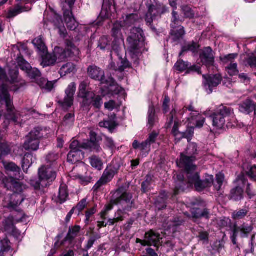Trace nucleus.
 Here are the masks:
<instances>
[{
  "instance_id": "nucleus-1",
  "label": "nucleus",
  "mask_w": 256,
  "mask_h": 256,
  "mask_svg": "<svg viewBox=\"0 0 256 256\" xmlns=\"http://www.w3.org/2000/svg\"><path fill=\"white\" fill-rule=\"evenodd\" d=\"M38 179L30 180L29 184L36 193L43 194L46 192L45 190L50 185V182L56 179V170L44 165L38 169Z\"/></svg>"
},
{
  "instance_id": "nucleus-2",
  "label": "nucleus",
  "mask_w": 256,
  "mask_h": 256,
  "mask_svg": "<svg viewBox=\"0 0 256 256\" xmlns=\"http://www.w3.org/2000/svg\"><path fill=\"white\" fill-rule=\"evenodd\" d=\"M128 50L134 58L142 54L144 49V32L140 28L134 27L130 30V35L127 38Z\"/></svg>"
},
{
  "instance_id": "nucleus-3",
  "label": "nucleus",
  "mask_w": 256,
  "mask_h": 256,
  "mask_svg": "<svg viewBox=\"0 0 256 256\" xmlns=\"http://www.w3.org/2000/svg\"><path fill=\"white\" fill-rule=\"evenodd\" d=\"M6 78L4 70L0 67V100H4L6 102V114L4 116L6 120H11L14 123L18 122L19 114H17L14 108L8 91L6 85L4 84V80Z\"/></svg>"
},
{
  "instance_id": "nucleus-4",
  "label": "nucleus",
  "mask_w": 256,
  "mask_h": 256,
  "mask_svg": "<svg viewBox=\"0 0 256 256\" xmlns=\"http://www.w3.org/2000/svg\"><path fill=\"white\" fill-rule=\"evenodd\" d=\"M234 116L233 110L224 105L219 106L216 112L210 116L212 119L213 126L218 129L222 128L226 121L230 120Z\"/></svg>"
},
{
  "instance_id": "nucleus-5",
  "label": "nucleus",
  "mask_w": 256,
  "mask_h": 256,
  "mask_svg": "<svg viewBox=\"0 0 256 256\" xmlns=\"http://www.w3.org/2000/svg\"><path fill=\"white\" fill-rule=\"evenodd\" d=\"M186 159L182 160L180 163V166L186 168V178L188 182L190 184H194L197 191L200 192L206 188H208L206 182L200 180L198 172L196 170V165H187L185 162Z\"/></svg>"
},
{
  "instance_id": "nucleus-6",
  "label": "nucleus",
  "mask_w": 256,
  "mask_h": 256,
  "mask_svg": "<svg viewBox=\"0 0 256 256\" xmlns=\"http://www.w3.org/2000/svg\"><path fill=\"white\" fill-rule=\"evenodd\" d=\"M114 195L116 199H118V204H120L122 205L124 210L130 211L132 208H135L134 200H132V194L124 192L122 187L118 189Z\"/></svg>"
},
{
  "instance_id": "nucleus-7",
  "label": "nucleus",
  "mask_w": 256,
  "mask_h": 256,
  "mask_svg": "<svg viewBox=\"0 0 256 256\" xmlns=\"http://www.w3.org/2000/svg\"><path fill=\"white\" fill-rule=\"evenodd\" d=\"M158 135L159 133L152 132L148 134L147 139L142 143L135 140L132 143V147L135 150L138 149L142 152L148 154L150 150V146L156 142Z\"/></svg>"
},
{
  "instance_id": "nucleus-8",
  "label": "nucleus",
  "mask_w": 256,
  "mask_h": 256,
  "mask_svg": "<svg viewBox=\"0 0 256 256\" xmlns=\"http://www.w3.org/2000/svg\"><path fill=\"white\" fill-rule=\"evenodd\" d=\"M197 144L195 143H190L188 144L186 150L185 154L182 153L180 160L176 162L178 167L183 168L186 171V168L180 166L182 160L186 159L185 163L187 165H194V162L196 160L195 155L197 154Z\"/></svg>"
},
{
  "instance_id": "nucleus-9",
  "label": "nucleus",
  "mask_w": 256,
  "mask_h": 256,
  "mask_svg": "<svg viewBox=\"0 0 256 256\" xmlns=\"http://www.w3.org/2000/svg\"><path fill=\"white\" fill-rule=\"evenodd\" d=\"M79 52V50L76 47L71 46L65 49L60 48H56L54 53L58 62H60L65 60L68 58L78 56Z\"/></svg>"
},
{
  "instance_id": "nucleus-10",
  "label": "nucleus",
  "mask_w": 256,
  "mask_h": 256,
  "mask_svg": "<svg viewBox=\"0 0 256 256\" xmlns=\"http://www.w3.org/2000/svg\"><path fill=\"white\" fill-rule=\"evenodd\" d=\"M24 200V196L22 194L14 192L12 194H8L4 196L2 204L4 208L14 210V212H15L17 211L16 208L18 206L20 205Z\"/></svg>"
},
{
  "instance_id": "nucleus-11",
  "label": "nucleus",
  "mask_w": 256,
  "mask_h": 256,
  "mask_svg": "<svg viewBox=\"0 0 256 256\" xmlns=\"http://www.w3.org/2000/svg\"><path fill=\"white\" fill-rule=\"evenodd\" d=\"M174 122V125L172 129V134L175 136H178L181 138L185 137L186 134L184 132H180L178 130V128L180 124L179 120L176 116V112L174 110H172L169 114L166 116V121L165 124L166 128H169L172 126V125Z\"/></svg>"
},
{
  "instance_id": "nucleus-12",
  "label": "nucleus",
  "mask_w": 256,
  "mask_h": 256,
  "mask_svg": "<svg viewBox=\"0 0 256 256\" xmlns=\"http://www.w3.org/2000/svg\"><path fill=\"white\" fill-rule=\"evenodd\" d=\"M236 182L238 184L234 188L232 189L230 194V198L234 201H240L244 198V190L241 185H244L246 180L245 176L241 175L236 179Z\"/></svg>"
},
{
  "instance_id": "nucleus-13",
  "label": "nucleus",
  "mask_w": 256,
  "mask_h": 256,
  "mask_svg": "<svg viewBox=\"0 0 256 256\" xmlns=\"http://www.w3.org/2000/svg\"><path fill=\"white\" fill-rule=\"evenodd\" d=\"M76 90V84L74 82L70 84L65 92L66 96L64 100H59L58 103L64 109H67L72 104L74 96Z\"/></svg>"
},
{
  "instance_id": "nucleus-14",
  "label": "nucleus",
  "mask_w": 256,
  "mask_h": 256,
  "mask_svg": "<svg viewBox=\"0 0 256 256\" xmlns=\"http://www.w3.org/2000/svg\"><path fill=\"white\" fill-rule=\"evenodd\" d=\"M82 146L84 150L97 153L100 152L102 150L100 144L96 141V134L93 131H90V140L82 142Z\"/></svg>"
},
{
  "instance_id": "nucleus-15",
  "label": "nucleus",
  "mask_w": 256,
  "mask_h": 256,
  "mask_svg": "<svg viewBox=\"0 0 256 256\" xmlns=\"http://www.w3.org/2000/svg\"><path fill=\"white\" fill-rule=\"evenodd\" d=\"M120 168V166L116 162L112 161L104 170L101 178L106 183L110 182L118 174Z\"/></svg>"
},
{
  "instance_id": "nucleus-16",
  "label": "nucleus",
  "mask_w": 256,
  "mask_h": 256,
  "mask_svg": "<svg viewBox=\"0 0 256 256\" xmlns=\"http://www.w3.org/2000/svg\"><path fill=\"white\" fill-rule=\"evenodd\" d=\"M18 212L20 215V218H15L14 212L12 216H8L3 220L2 224L0 226V229L4 232H6V234H8V233L12 230V228L14 227V222H18L22 218L23 214L22 212L20 210Z\"/></svg>"
},
{
  "instance_id": "nucleus-17",
  "label": "nucleus",
  "mask_w": 256,
  "mask_h": 256,
  "mask_svg": "<svg viewBox=\"0 0 256 256\" xmlns=\"http://www.w3.org/2000/svg\"><path fill=\"white\" fill-rule=\"evenodd\" d=\"M204 79V84L206 90H208V93L210 94L212 92V88L216 87L220 82L222 78L218 74L208 76H202Z\"/></svg>"
},
{
  "instance_id": "nucleus-18",
  "label": "nucleus",
  "mask_w": 256,
  "mask_h": 256,
  "mask_svg": "<svg viewBox=\"0 0 256 256\" xmlns=\"http://www.w3.org/2000/svg\"><path fill=\"white\" fill-rule=\"evenodd\" d=\"M224 179V174L220 172L216 175V180L214 182V176L212 175L208 176L204 181L206 182V185L208 184V188L213 184L215 190L218 191L221 188Z\"/></svg>"
},
{
  "instance_id": "nucleus-19",
  "label": "nucleus",
  "mask_w": 256,
  "mask_h": 256,
  "mask_svg": "<svg viewBox=\"0 0 256 256\" xmlns=\"http://www.w3.org/2000/svg\"><path fill=\"white\" fill-rule=\"evenodd\" d=\"M87 72L88 76L91 78L100 81L102 83L106 82L104 80V72L98 66H88Z\"/></svg>"
},
{
  "instance_id": "nucleus-20",
  "label": "nucleus",
  "mask_w": 256,
  "mask_h": 256,
  "mask_svg": "<svg viewBox=\"0 0 256 256\" xmlns=\"http://www.w3.org/2000/svg\"><path fill=\"white\" fill-rule=\"evenodd\" d=\"M2 183L4 188L16 192L22 188L20 183L12 177H4L2 180Z\"/></svg>"
},
{
  "instance_id": "nucleus-21",
  "label": "nucleus",
  "mask_w": 256,
  "mask_h": 256,
  "mask_svg": "<svg viewBox=\"0 0 256 256\" xmlns=\"http://www.w3.org/2000/svg\"><path fill=\"white\" fill-rule=\"evenodd\" d=\"M200 58L202 63L206 66H213L214 56L212 49L210 47L205 48L203 50L202 54H200Z\"/></svg>"
},
{
  "instance_id": "nucleus-22",
  "label": "nucleus",
  "mask_w": 256,
  "mask_h": 256,
  "mask_svg": "<svg viewBox=\"0 0 256 256\" xmlns=\"http://www.w3.org/2000/svg\"><path fill=\"white\" fill-rule=\"evenodd\" d=\"M63 10L64 21L68 28L71 30H74L78 26V23L72 15V10H65L64 8Z\"/></svg>"
},
{
  "instance_id": "nucleus-23",
  "label": "nucleus",
  "mask_w": 256,
  "mask_h": 256,
  "mask_svg": "<svg viewBox=\"0 0 256 256\" xmlns=\"http://www.w3.org/2000/svg\"><path fill=\"white\" fill-rule=\"evenodd\" d=\"M160 238V234L152 230L146 232L145 234V242L146 246H156L159 242Z\"/></svg>"
},
{
  "instance_id": "nucleus-24",
  "label": "nucleus",
  "mask_w": 256,
  "mask_h": 256,
  "mask_svg": "<svg viewBox=\"0 0 256 256\" xmlns=\"http://www.w3.org/2000/svg\"><path fill=\"white\" fill-rule=\"evenodd\" d=\"M85 100L86 104H92L96 108L100 109L101 107L102 104L101 96L96 95L94 92L90 93Z\"/></svg>"
},
{
  "instance_id": "nucleus-25",
  "label": "nucleus",
  "mask_w": 256,
  "mask_h": 256,
  "mask_svg": "<svg viewBox=\"0 0 256 256\" xmlns=\"http://www.w3.org/2000/svg\"><path fill=\"white\" fill-rule=\"evenodd\" d=\"M192 218L194 219H200L202 218L208 220L210 218V212L208 209L201 210L200 208H194L190 210Z\"/></svg>"
},
{
  "instance_id": "nucleus-26",
  "label": "nucleus",
  "mask_w": 256,
  "mask_h": 256,
  "mask_svg": "<svg viewBox=\"0 0 256 256\" xmlns=\"http://www.w3.org/2000/svg\"><path fill=\"white\" fill-rule=\"evenodd\" d=\"M254 109V104L249 99L246 100L239 104L240 111L245 114H250Z\"/></svg>"
},
{
  "instance_id": "nucleus-27",
  "label": "nucleus",
  "mask_w": 256,
  "mask_h": 256,
  "mask_svg": "<svg viewBox=\"0 0 256 256\" xmlns=\"http://www.w3.org/2000/svg\"><path fill=\"white\" fill-rule=\"evenodd\" d=\"M68 196V194L67 187L65 185H62L59 188L58 194L56 198L55 201L57 203L62 204L66 201Z\"/></svg>"
},
{
  "instance_id": "nucleus-28",
  "label": "nucleus",
  "mask_w": 256,
  "mask_h": 256,
  "mask_svg": "<svg viewBox=\"0 0 256 256\" xmlns=\"http://www.w3.org/2000/svg\"><path fill=\"white\" fill-rule=\"evenodd\" d=\"M158 122V118L156 116L155 109L152 104L149 106L148 116V126L149 128H152Z\"/></svg>"
},
{
  "instance_id": "nucleus-29",
  "label": "nucleus",
  "mask_w": 256,
  "mask_h": 256,
  "mask_svg": "<svg viewBox=\"0 0 256 256\" xmlns=\"http://www.w3.org/2000/svg\"><path fill=\"white\" fill-rule=\"evenodd\" d=\"M58 158V155L56 154L50 153L49 154L46 158V164L44 166L56 170L60 164H58L56 160Z\"/></svg>"
},
{
  "instance_id": "nucleus-30",
  "label": "nucleus",
  "mask_w": 256,
  "mask_h": 256,
  "mask_svg": "<svg viewBox=\"0 0 256 256\" xmlns=\"http://www.w3.org/2000/svg\"><path fill=\"white\" fill-rule=\"evenodd\" d=\"M122 26L120 22H116L114 24L112 29V35L115 38V40H118V42L124 43V39L121 32Z\"/></svg>"
},
{
  "instance_id": "nucleus-31",
  "label": "nucleus",
  "mask_w": 256,
  "mask_h": 256,
  "mask_svg": "<svg viewBox=\"0 0 256 256\" xmlns=\"http://www.w3.org/2000/svg\"><path fill=\"white\" fill-rule=\"evenodd\" d=\"M57 61L54 53L46 54L42 57L41 65L44 67L54 66Z\"/></svg>"
},
{
  "instance_id": "nucleus-32",
  "label": "nucleus",
  "mask_w": 256,
  "mask_h": 256,
  "mask_svg": "<svg viewBox=\"0 0 256 256\" xmlns=\"http://www.w3.org/2000/svg\"><path fill=\"white\" fill-rule=\"evenodd\" d=\"M116 118V116L115 114L112 115L110 120H104L100 122L99 123V126L101 128H106L108 129L110 132H112L117 126L114 121Z\"/></svg>"
},
{
  "instance_id": "nucleus-33",
  "label": "nucleus",
  "mask_w": 256,
  "mask_h": 256,
  "mask_svg": "<svg viewBox=\"0 0 256 256\" xmlns=\"http://www.w3.org/2000/svg\"><path fill=\"white\" fill-rule=\"evenodd\" d=\"M40 142L28 137L27 140L24 144V148L26 150H36L38 148Z\"/></svg>"
},
{
  "instance_id": "nucleus-34",
  "label": "nucleus",
  "mask_w": 256,
  "mask_h": 256,
  "mask_svg": "<svg viewBox=\"0 0 256 256\" xmlns=\"http://www.w3.org/2000/svg\"><path fill=\"white\" fill-rule=\"evenodd\" d=\"M81 228L79 226L76 225L69 228L68 232L65 238L66 240L72 241L78 235Z\"/></svg>"
},
{
  "instance_id": "nucleus-35",
  "label": "nucleus",
  "mask_w": 256,
  "mask_h": 256,
  "mask_svg": "<svg viewBox=\"0 0 256 256\" xmlns=\"http://www.w3.org/2000/svg\"><path fill=\"white\" fill-rule=\"evenodd\" d=\"M118 204V199H116L114 194L112 196V198L111 199L110 203L106 206L104 210L102 212L100 213V217L103 220H106L108 212L112 209L114 205H116Z\"/></svg>"
},
{
  "instance_id": "nucleus-36",
  "label": "nucleus",
  "mask_w": 256,
  "mask_h": 256,
  "mask_svg": "<svg viewBox=\"0 0 256 256\" xmlns=\"http://www.w3.org/2000/svg\"><path fill=\"white\" fill-rule=\"evenodd\" d=\"M170 34L174 41L180 40L185 34L184 28L183 26H178L177 28H172Z\"/></svg>"
},
{
  "instance_id": "nucleus-37",
  "label": "nucleus",
  "mask_w": 256,
  "mask_h": 256,
  "mask_svg": "<svg viewBox=\"0 0 256 256\" xmlns=\"http://www.w3.org/2000/svg\"><path fill=\"white\" fill-rule=\"evenodd\" d=\"M234 228L236 230V232H241L242 237H248V235L252 232L253 230V228L246 224H243L240 226H234Z\"/></svg>"
},
{
  "instance_id": "nucleus-38",
  "label": "nucleus",
  "mask_w": 256,
  "mask_h": 256,
  "mask_svg": "<svg viewBox=\"0 0 256 256\" xmlns=\"http://www.w3.org/2000/svg\"><path fill=\"white\" fill-rule=\"evenodd\" d=\"M24 11V7L16 5L14 8H10L8 10L6 17L8 18H12Z\"/></svg>"
},
{
  "instance_id": "nucleus-39",
  "label": "nucleus",
  "mask_w": 256,
  "mask_h": 256,
  "mask_svg": "<svg viewBox=\"0 0 256 256\" xmlns=\"http://www.w3.org/2000/svg\"><path fill=\"white\" fill-rule=\"evenodd\" d=\"M76 69V66L71 62H68L63 65L60 68L59 73L61 76H65L66 74L73 72Z\"/></svg>"
},
{
  "instance_id": "nucleus-40",
  "label": "nucleus",
  "mask_w": 256,
  "mask_h": 256,
  "mask_svg": "<svg viewBox=\"0 0 256 256\" xmlns=\"http://www.w3.org/2000/svg\"><path fill=\"white\" fill-rule=\"evenodd\" d=\"M184 220L180 216H176L173 218L170 222L168 228L171 230L173 232H174L177 228L182 226L184 222Z\"/></svg>"
},
{
  "instance_id": "nucleus-41",
  "label": "nucleus",
  "mask_w": 256,
  "mask_h": 256,
  "mask_svg": "<svg viewBox=\"0 0 256 256\" xmlns=\"http://www.w3.org/2000/svg\"><path fill=\"white\" fill-rule=\"evenodd\" d=\"M120 60V65L118 67L114 66V64L112 63L111 68L114 70H118L120 72L124 71L126 68L130 67V62L126 59H122L121 56L119 57Z\"/></svg>"
},
{
  "instance_id": "nucleus-42",
  "label": "nucleus",
  "mask_w": 256,
  "mask_h": 256,
  "mask_svg": "<svg viewBox=\"0 0 256 256\" xmlns=\"http://www.w3.org/2000/svg\"><path fill=\"white\" fill-rule=\"evenodd\" d=\"M148 8V11L146 15L145 20L148 24L151 26L156 16V13L154 11L156 10V6L154 5H150Z\"/></svg>"
},
{
  "instance_id": "nucleus-43",
  "label": "nucleus",
  "mask_w": 256,
  "mask_h": 256,
  "mask_svg": "<svg viewBox=\"0 0 256 256\" xmlns=\"http://www.w3.org/2000/svg\"><path fill=\"white\" fill-rule=\"evenodd\" d=\"M32 44L38 52L43 54L46 52V47L40 36L34 38L32 41Z\"/></svg>"
},
{
  "instance_id": "nucleus-44",
  "label": "nucleus",
  "mask_w": 256,
  "mask_h": 256,
  "mask_svg": "<svg viewBox=\"0 0 256 256\" xmlns=\"http://www.w3.org/2000/svg\"><path fill=\"white\" fill-rule=\"evenodd\" d=\"M166 192H162L155 202L156 206L158 210H161L166 207Z\"/></svg>"
},
{
  "instance_id": "nucleus-45",
  "label": "nucleus",
  "mask_w": 256,
  "mask_h": 256,
  "mask_svg": "<svg viewBox=\"0 0 256 256\" xmlns=\"http://www.w3.org/2000/svg\"><path fill=\"white\" fill-rule=\"evenodd\" d=\"M184 20L180 19L179 16L175 11L172 12V18L170 24L171 28H177L178 26H182L181 24L183 22Z\"/></svg>"
},
{
  "instance_id": "nucleus-46",
  "label": "nucleus",
  "mask_w": 256,
  "mask_h": 256,
  "mask_svg": "<svg viewBox=\"0 0 256 256\" xmlns=\"http://www.w3.org/2000/svg\"><path fill=\"white\" fill-rule=\"evenodd\" d=\"M89 159L90 164L93 168L98 170H102L103 166V163L100 158L96 156H90Z\"/></svg>"
},
{
  "instance_id": "nucleus-47",
  "label": "nucleus",
  "mask_w": 256,
  "mask_h": 256,
  "mask_svg": "<svg viewBox=\"0 0 256 256\" xmlns=\"http://www.w3.org/2000/svg\"><path fill=\"white\" fill-rule=\"evenodd\" d=\"M81 151L70 150L68 154V160L74 164L80 160Z\"/></svg>"
},
{
  "instance_id": "nucleus-48",
  "label": "nucleus",
  "mask_w": 256,
  "mask_h": 256,
  "mask_svg": "<svg viewBox=\"0 0 256 256\" xmlns=\"http://www.w3.org/2000/svg\"><path fill=\"white\" fill-rule=\"evenodd\" d=\"M181 11L185 18L192 19L195 16L194 11L190 7L188 6H182Z\"/></svg>"
},
{
  "instance_id": "nucleus-49",
  "label": "nucleus",
  "mask_w": 256,
  "mask_h": 256,
  "mask_svg": "<svg viewBox=\"0 0 256 256\" xmlns=\"http://www.w3.org/2000/svg\"><path fill=\"white\" fill-rule=\"evenodd\" d=\"M188 66L189 64L188 62L180 60L174 64V68L179 72H183L186 70H188Z\"/></svg>"
},
{
  "instance_id": "nucleus-50",
  "label": "nucleus",
  "mask_w": 256,
  "mask_h": 256,
  "mask_svg": "<svg viewBox=\"0 0 256 256\" xmlns=\"http://www.w3.org/2000/svg\"><path fill=\"white\" fill-rule=\"evenodd\" d=\"M44 131L40 128H34L29 134L28 137L34 140H39L44 136Z\"/></svg>"
},
{
  "instance_id": "nucleus-51",
  "label": "nucleus",
  "mask_w": 256,
  "mask_h": 256,
  "mask_svg": "<svg viewBox=\"0 0 256 256\" xmlns=\"http://www.w3.org/2000/svg\"><path fill=\"white\" fill-rule=\"evenodd\" d=\"M152 178L150 176H147L146 177V179L142 184V190L144 192H146L152 188Z\"/></svg>"
},
{
  "instance_id": "nucleus-52",
  "label": "nucleus",
  "mask_w": 256,
  "mask_h": 256,
  "mask_svg": "<svg viewBox=\"0 0 256 256\" xmlns=\"http://www.w3.org/2000/svg\"><path fill=\"white\" fill-rule=\"evenodd\" d=\"M199 48V45L194 42L188 44L182 48V52L180 54V56H181L182 52H185L190 51L192 52H197Z\"/></svg>"
},
{
  "instance_id": "nucleus-53",
  "label": "nucleus",
  "mask_w": 256,
  "mask_h": 256,
  "mask_svg": "<svg viewBox=\"0 0 256 256\" xmlns=\"http://www.w3.org/2000/svg\"><path fill=\"white\" fill-rule=\"evenodd\" d=\"M140 20V16L136 14H132L126 16L124 20V23L126 25L130 26L138 22Z\"/></svg>"
},
{
  "instance_id": "nucleus-54",
  "label": "nucleus",
  "mask_w": 256,
  "mask_h": 256,
  "mask_svg": "<svg viewBox=\"0 0 256 256\" xmlns=\"http://www.w3.org/2000/svg\"><path fill=\"white\" fill-rule=\"evenodd\" d=\"M18 66L20 68L26 72H28L30 70L31 66L26 60L22 57H18L17 60Z\"/></svg>"
},
{
  "instance_id": "nucleus-55",
  "label": "nucleus",
  "mask_w": 256,
  "mask_h": 256,
  "mask_svg": "<svg viewBox=\"0 0 256 256\" xmlns=\"http://www.w3.org/2000/svg\"><path fill=\"white\" fill-rule=\"evenodd\" d=\"M188 121L189 122L190 124H194L196 128H200L203 126L205 122V118L201 116H200L198 114L197 116L193 118V120L190 119V120Z\"/></svg>"
},
{
  "instance_id": "nucleus-56",
  "label": "nucleus",
  "mask_w": 256,
  "mask_h": 256,
  "mask_svg": "<svg viewBox=\"0 0 256 256\" xmlns=\"http://www.w3.org/2000/svg\"><path fill=\"white\" fill-rule=\"evenodd\" d=\"M87 86L88 84L86 82H82L79 86V95L80 97L85 98V100L88 98L90 93H92V92L87 91Z\"/></svg>"
},
{
  "instance_id": "nucleus-57",
  "label": "nucleus",
  "mask_w": 256,
  "mask_h": 256,
  "mask_svg": "<svg viewBox=\"0 0 256 256\" xmlns=\"http://www.w3.org/2000/svg\"><path fill=\"white\" fill-rule=\"evenodd\" d=\"M4 167L7 172H14L16 176L20 174V168L13 162H10L5 164Z\"/></svg>"
},
{
  "instance_id": "nucleus-58",
  "label": "nucleus",
  "mask_w": 256,
  "mask_h": 256,
  "mask_svg": "<svg viewBox=\"0 0 256 256\" xmlns=\"http://www.w3.org/2000/svg\"><path fill=\"white\" fill-rule=\"evenodd\" d=\"M246 66L252 68H256V52L248 55L246 58Z\"/></svg>"
},
{
  "instance_id": "nucleus-59",
  "label": "nucleus",
  "mask_w": 256,
  "mask_h": 256,
  "mask_svg": "<svg viewBox=\"0 0 256 256\" xmlns=\"http://www.w3.org/2000/svg\"><path fill=\"white\" fill-rule=\"evenodd\" d=\"M238 65L236 63L230 62L229 65L226 67V70L228 74L231 76H236L238 74V70L237 68Z\"/></svg>"
},
{
  "instance_id": "nucleus-60",
  "label": "nucleus",
  "mask_w": 256,
  "mask_h": 256,
  "mask_svg": "<svg viewBox=\"0 0 256 256\" xmlns=\"http://www.w3.org/2000/svg\"><path fill=\"white\" fill-rule=\"evenodd\" d=\"M74 114H68L64 118L62 121V124L64 126H70L73 124L74 122Z\"/></svg>"
},
{
  "instance_id": "nucleus-61",
  "label": "nucleus",
  "mask_w": 256,
  "mask_h": 256,
  "mask_svg": "<svg viewBox=\"0 0 256 256\" xmlns=\"http://www.w3.org/2000/svg\"><path fill=\"white\" fill-rule=\"evenodd\" d=\"M183 110L184 112H190V116L187 118L188 120H190V119L193 120V118L198 114V111H196L194 110V108L192 105H190L187 107H184L183 108Z\"/></svg>"
},
{
  "instance_id": "nucleus-62",
  "label": "nucleus",
  "mask_w": 256,
  "mask_h": 256,
  "mask_svg": "<svg viewBox=\"0 0 256 256\" xmlns=\"http://www.w3.org/2000/svg\"><path fill=\"white\" fill-rule=\"evenodd\" d=\"M101 238V236L99 234H94L92 236H91L90 239L88 240L86 245V250H84V253H86V251L88 252V250L90 249L92 246L94 245L95 242L100 239Z\"/></svg>"
},
{
  "instance_id": "nucleus-63",
  "label": "nucleus",
  "mask_w": 256,
  "mask_h": 256,
  "mask_svg": "<svg viewBox=\"0 0 256 256\" xmlns=\"http://www.w3.org/2000/svg\"><path fill=\"white\" fill-rule=\"evenodd\" d=\"M123 43H118V40H114L113 42L112 46V52H114L116 55L120 57V53L122 50V45Z\"/></svg>"
},
{
  "instance_id": "nucleus-64",
  "label": "nucleus",
  "mask_w": 256,
  "mask_h": 256,
  "mask_svg": "<svg viewBox=\"0 0 256 256\" xmlns=\"http://www.w3.org/2000/svg\"><path fill=\"white\" fill-rule=\"evenodd\" d=\"M110 42L107 36L102 37L99 41L98 47L101 50H105L109 46Z\"/></svg>"
}]
</instances>
